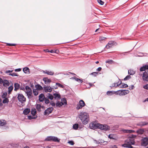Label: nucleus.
<instances>
[{"label":"nucleus","instance_id":"obj_19","mask_svg":"<svg viewBox=\"0 0 148 148\" xmlns=\"http://www.w3.org/2000/svg\"><path fill=\"white\" fill-rule=\"evenodd\" d=\"M122 131L124 133H132L134 132V131L132 130H123Z\"/></svg>","mask_w":148,"mask_h":148},{"label":"nucleus","instance_id":"obj_60","mask_svg":"<svg viewBox=\"0 0 148 148\" xmlns=\"http://www.w3.org/2000/svg\"><path fill=\"white\" fill-rule=\"evenodd\" d=\"M122 84L121 82L120 83H119V82L117 83H116V87L117 86H118L121 85Z\"/></svg>","mask_w":148,"mask_h":148},{"label":"nucleus","instance_id":"obj_8","mask_svg":"<svg viewBox=\"0 0 148 148\" xmlns=\"http://www.w3.org/2000/svg\"><path fill=\"white\" fill-rule=\"evenodd\" d=\"M52 88L50 86H47L44 87V90L46 92H51L52 90V89H56L58 88V87L56 86H52Z\"/></svg>","mask_w":148,"mask_h":148},{"label":"nucleus","instance_id":"obj_34","mask_svg":"<svg viewBox=\"0 0 148 148\" xmlns=\"http://www.w3.org/2000/svg\"><path fill=\"white\" fill-rule=\"evenodd\" d=\"M52 137L53 136H47V138L45 139V140L47 141H51Z\"/></svg>","mask_w":148,"mask_h":148},{"label":"nucleus","instance_id":"obj_25","mask_svg":"<svg viewBox=\"0 0 148 148\" xmlns=\"http://www.w3.org/2000/svg\"><path fill=\"white\" fill-rule=\"evenodd\" d=\"M72 78L74 79L76 81L79 82H80L81 83H82L83 82L82 79H79L75 77H72Z\"/></svg>","mask_w":148,"mask_h":148},{"label":"nucleus","instance_id":"obj_9","mask_svg":"<svg viewBox=\"0 0 148 148\" xmlns=\"http://www.w3.org/2000/svg\"><path fill=\"white\" fill-rule=\"evenodd\" d=\"M99 123H96L95 122L90 123L89 124V127L90 128L95 130L97 128H99Z\"/></svg>","mask_w":148,"mask_h":148},{"label":"nucleus","instance_id":"obj_63","mask_svg":"<svg viewBox=\"0 0 148 148\" xmlns=\"http://www.w3.org/2000/svg\"><path fill=\"white\" fill-rule=\"evenodd\" d=\"M127 53V52H125L123 53H120V55L121 56H123L125 55V53Z\"/></svg>","mask_w":148,"mask_h":148},{"label":"nucleus","instance_id":"obj_43","mask_svg":"<svg viewBox=\"0 0 148 148\" xmlns=\"http://www.w3.org/2000/svg\"><path fill=\"white\" fill-rule=\"evenodd\" d=\"M131 78L130 75H128L127 76L123 79L124 80L126 81L128 80Z\"/></svg>","mask_w":148,"mask_h":148},{"label":"nucleus","instance_id":"obj_39","mask_svg":"<svg viewBox=\"0 0 148 148\" xmlns=\"http://www.w3.org/2000/svg\"><path fill=\"white\" fill-rule=\"evenodd\" d=\"M33 93L34 95L37 96L38 95V92L36 89L33 90Z\"/></svg>","mask_w":148,"mask_h":148},{"label":"nucleus","instance_id":"obj_32","mask_svg":"<svg viewBox=\"0 0 148 148\" xmlns=\"http://www.w3.org/2000/svg\"><path fill=\"white\" fill-rule=\"evenodd\" d=\"M56 85H57L58 87L62 88H64V86L60 84L59 83H56V86H56Z\"/></svg>","mask_w":148,"mask_h":148},{"label":"nucleus","instance_id":"obj_29","mask_svg":"<svg viewBox=\"0 0 148 148\" xmlns=\"http://www.w3.org/2000/svg\"><path fill=\"white\" fill-rule=\"evenodd\" d=\"M114 94V91H108L107 92V94L108 95L111 96Z\"/></svg>","mask_w":148,"mask_h":148},{"label":"nucleus","instance_id":"obj_6","mask_svg":"<svg viewBox=\"0 0 148 148\" xmlns=\"http://www.w3.org/2000/svg\"><path fill=\"white\" fill-rule=\"evenodd\" d=\"M147 72L145 71L143 73V74H140V73L139 75H143L142 79L145 82L148 81V70H147Z\"/></svg>","mask_w":148,"mask_h":148},{"label":"nucleus","instance_id":"obj_37","mask_svg":"<svg viewBox=\"0 0 148 148\" xmlns=\"http://www.w3.org/2000/svg\"><path fill=\"white\" fill-rule=\"evenodd\" d=\"M36 89L38 90H41L42 89V88L41 86L39 84L37 85L36 86Z\"/></svg>","mask_w":148,"mask_h":148},{"label":"nucleus","instance_id":"obj_42","mask_svg":"<svg viewBox=\"0 0 148 148\" xmlns=\"http://www.w3.org/2000/svg\"><path fill=\"white\" fill-rule=\"evenodd\" d=\"M7 95V93L6 92H5L3 93L1 97L2 98H7L6 96Z\"/></svg>","mask_w":148,"mask_h":148},{"label":"nucleus","instance_id":"obj_50","mask_svg":"<svg viewBox=\"0 0 148 148\" xmlns=\"http://www.w3.org/2000/svg\"><path fill=\"white\" fill-rule=\"evenodd\" d=\"M61 101H62V102L64 103V104H67V101L66 99H63L61 100Z\"/></svg>","mask_w":148,"mask_h":148},{"label":"nucleus","instance_id":"obj_2","mask_svg":"<svg viewBox=\"0 0 148 148\" xmlns=\"http://www.w3.org/2000/svg\"><path fill=\"white\" fill-rule=\"evenodd\" d=\"M135 144V141L133 138L131 137H129L125 140V143L122 145V146L126 148H133L132 145Z\"/></svg>","mask_w":148,"mask_h":148},{"label":"nucleus","instance_id":"obj_15","mask_svg":"<svg viewBox=\"0 0 148 148\" xmlns=\"http://www.w3.org/2000/svg\"><path fill=\"white\" fill-rule=\"evenodd\" d=\"M20 84L18 83H15L14 84V90L15 91H17L20 88Z\"/></svg>","mask_w":148,"mask_h":148},{"label":"nucleus","instance_id":"obj_35","mask_svg":"<svg viewBox=\"0 0 148 148\" xmlns=\"http://www.w3.org/2000/svg\"><path fill=\"white\" fill-rule=\"evenodd\" d=\"M106 39V38L103 36H100L99 38V40L100 42H102V41H105Z\"/></svg>","mask_w":148,"mask_h":148},{"label":"nucleus","instance_id":"obj_7","mask_svg":"<svg viewBox=\"0 0 148 148\" xmlns=\"http://www.w3.org/2000/svg\"><path fill=\"white\" fill-rule=\"evenodd\" d=\"M17 98L18 101L22 103H23L26 101V98L21 94H18Z\"/></svg>","mask_w":148,"mask_h":148},{"label":"nucleus","instance_id":"obj_58","mask_svg":"<svg viewBox=\"0 0 148 148\" xmlns=\"http://www.w3.org/2000/svg\"><path fill=\"white\" fill-rule=\"evenodd\" d=\"M113 137V135L111 134H110L108 136V137L110 139H114Z\"/></svg>","mask_w":148,"mask_h":148},{"label":"nucleus","instance_id":"obj_24","mask_svg":"<svg viewBox=\"0 0 148 148\" xmlns=\"http://www.w3.org/2000/svg\"><path fill=\"white\" fill-rule=\"evenodd\" d=\"M64 105V103L58 101L56 103V107H60Z\"/></svg>","mask_w":148,"mask_h":148},{"label":"nucleus","instance_id":"obj_45","mask_svg":"<svg viewBox=\"0 0 148 148\" xmlns=\"http://www.w3.org/2000/svg\"><path fill=\"white\" fill-rule=\"evenodd\" d=\"M113 61L112 60H108L106 61V63H108L109 64H112L113 62Z\"/></svg>","mask_w":148,"mask_h":148},{"label":"nucleus","instance_id":"obj_16","mask_svg":"<svg viewBox=\"0 0 148 148\" xmlns=\"http://www.w3.org/2000/svg\"><path fill=\"white\" fill-rule=\"evenodd\" d=\"M45 98L44 95L43 93L41 94L39 96V99L40 101H43Z\"/></svg>","mask_w":148,"mask_h":148},{"label":"nucleus","instance_id":"obj_46","mask_svg":"<svg viewBox=\"0 0 148 148\" xmlns=\"http://www.w3.org/2000/svg\"><path fill=\"white\" fill-rule=\"evenodd\" d=\"M6 124V123L4 121H0V126H3L5 125Z\"/></svg>","mask_w":148,"mask_h":148},{"label":"nucleus","instance_id":"obj_1","mask_svg":"<svg viewBox=\"0 0 148 148\" xmlns=\"http://www.w3.org/2000/svg\"><path fill=\"white\" fill-rule=\"evenodd\" d=\"M79 118L84 125L87 124L89 121V115L85 112H80L79 115Z\"/></svg>","mask_w":148,"mask_h":148},{"label":"nucleus","instance_id":"obj_14","mask_svg":"<svg viewBox=\"0 0 148 148\" xmlns=\"http://www.w3.org/2000/svg\"><path fill=\"white\" fill-rule=\"evenodd\" d=\"M113 46V44L112 41H109L108 44L106 46V48L107 49H109L110 47H112Z\"/></svg>","mask_w":148,"mask_h":148},{"label":"nucleus","instance_id":"obj_18","mask_svg":"<svg viewBox=\"0 0 148 148\" xmlns=\"http://www.w3.org/2000/svg\"><path fill=\"white\" fill-rule=\"evenodd\" d=\"M51 141L54 142H59L60 141V139H58L56 137L53 136Z\"/></svg>","mask_w":148,"mask_h":148},{"label":"nucleus","instance_id":"obj_17","mask_svg":"<svg viewBox=\"0 0 148 148\" xmlns=\"http://www.w3.org/2000/svg\"><path fill=\"white\" fill-rule=\"evenodd\" d=\"M42 71L45 74H47L48 75H53L54 74V73L53 71H47V70H43Z\"/></svg>","mask_w":148,"mask_h":148},{"label":"nucleus","instance_id":"obj_56","mask_svg":"<svg viewBox=\"0 0 148 148\" xmlns=\"http://www.w3.org/2000/svg\"><path fill=\"white\" fill-rule=\"evenodd\" d=\"M50 104L52 106H55V103L53 101H51L50 103Z\"/></svg>","mask_w":148,"mask_h":148},{"label":"nucleus","instance_id":"obj_3","mask_svg":"<svg viewBox=\"0 0 148 148\" xmlns=\"http://www.w3.org/2000/svg\"><path fill=\"white\" fill-rule=\"evenodd\" d=\"M26 91L25 92L27 94L28 98L29 99H31L33 97L32 90L28 86H26L25 87Z\"/></svg>","mask_w":148,"mask_h":148},{"label":"nucleus","instance_id":"obj_47","mask_svg":"<svg viewBox=\"0 0 148 148\" xmlns=\"http://www.w3.org/2000/svg\"><path fill=\"white\" fill-rule=\"evenodd\" d=\"M98 74V73L96 72H93L92 73H91L90 74V75H92L93 76H96Z\"/></svg>","mask_w":148,"mask_h":148},{"label":"nucleus","instance_id":"obj_22","mask_svg":"<svg viewBox=\"0 0 148 148\" xmlns=\"http://www.w3.org/2000/svg\"><path fill=\"white\" fill-rule=\"evenodd\" d=\"M30 112V109L29 108H26L23 111V113L25 115L27 114Z\"/></svg>","mask_w":148,"mask_h":148},{"label":"nucleus","instance_id":"obj_33","mask_svg":"<svg viewBox=\"0 0 148 148\" xmlns=\"http://www.w3.org/2000/svg\"><path fill=\"white\" fill-rule=\"evenodd\" d=\"M47 96L51 100H52L54 98L53 96L50 93H48Z\"/></svg>","mask_w":148,"mask_h":148},{"label":"nucleus","instance_id":"obj_57","mask_svg":"<svg viewBox=\"0 0 148 148\" xmlns=\"http://www.w3.org/2000/svg\"><path fill=\"white\" fill-rule=\"evenodd\" d=\"M16 45L15 44L7 43V45L9 46H15Z\"/></svg>","mask_w":148,"mask_h":148},{"label":"nucleus","instance_id":"obj_5","mask_svg":"<svg viewBox=\"0 0 148 148\" xmlns=\"http://www.w3.org/2000/svg\"><path fill=\"white\" fill-rule=\"evenodd\" d=\"M140 142L141 146H147L148 145V138L147 137L142 138Z\"/></svg>","mask_w":148,"mask_h":148},{"label":"nucleus","instance_id":"obj_30","mask_svg":"<svg viewBox=\"0 0 148 148\" xmlns=\"http://www.w3.org/2000/svg\"><path fill=\"white\" fill-rule=\"evenodd\" d=\"M135 73V72L133 70H130L128 71V73L130 75H133Z\"/></svg>","mask_w":148,"mask_h":148},{"label":"nucleus","instance_id":"obj_44","mask_svg":"<svg viewBox=\"0 0 148 148\" xmlns=\"http://www.w3.org/2000/svg\"><path fill=\"white\" fill-rule=\"evenodd\" d=\"M45 102L47 104H48L49 103V101L48 99V98H47V97H45L44 99Z\"/></svg>","mask_w":148,"mask_h":148},{"label":"nucleus","instance_id":"obj_62","mask_svg":"<svg viewBox=\"0 0 148 148\" xmlns=\"http://www.w3.org/2000/svg\"><path fill=\"white\" fill-rule=\"evenodd\" d=\"M21 68H18V69H15V71H16V72H19V71H21Z\"/></svg>","mask_w":148,"mask_h":148},{"label":"nucleus","instance_id":"obj_38","mask_svg":"<svg viewBox=\"0 0 148 148\" xmlns=\"http://www.w3.org/2000/svg\"><path fill=\"white\" fill-rule=\"evenodd\" d=\"M73 128L75 130H77L78 127V124H75L73 125Z\"/></svg>","mask_w":148,"mask_h":148},{"label":"nucleus","instance_id":"obj_51","mask_svg":"<svg viewBox=\"0 0 148 148\" xmlns=\"http://www.w3.org/2000/svg\"><path fill=\"white\" fill-rule=\"evenodd\" d=\"M68 143H69L71 145H74V142L72 140L69 141V142H68Z\"/></svg>","mask_w":148,"mask_h":148},{"label":"nucleus","instance_id":"obj_55","mask_svg":"<svg viewBox=\"0 0 148 148\" xmlns=\"http://www.w3.org/2000/svg\"><path fill=\"white\" fill-rule=\"evenodd\" d=\"M116 83H113L112 84V85L110 86V87L112 88V87H116Z\"/></svg>","mask_w":148,"mask_h":148},{"label":"nucleus","instance_id":"obj_21","mask_svg":"<svg viewBox=\"0 0 148 148\" xmlns=\"http://www.w3.org/2000/svg\"><path fill=\"white\" fill-rule=\"evenodd\" d=\"M53 95L55 99H60V95L59 94L56 93H54Z\"/></svg>","mask_w":148,"mask_h":148},{"label":"nucleus","instance_id":"obj_10","mask_svg":"<svg viewBox=\"0 0 148 148\" xmlns=\"http://www.w3.org/2000/svg\"><path fill=\"white\" fill-rule=\"evenodd\" d=\"M99 125V129L101 130L105 131H107L109 130L110 129V127L107 125H103L100 124V125Z\"/></svg>","mask_w":148,"mask_h":148},{"label":"nucleus","instance_id":"obj_26","mask_svg":"<svg viewBox=\"0 0 148 148\" xmlns=\"http://www.w3.org/2000/svg\"><path fill=\"white\" fill-rule=\"evenodd\" d=\"M144 132V131L143 129H139L137 130V132L139 134H142Z\"/></svg>","mask_w":148,"mask_h":148},{"label":"nucleus","instance_id":"obj_28","mask_svg":"<svg viewBox=\"0 0 148 148\" xmlns=\"http://www.w3.org/2000/svg\"><path fill=\"white\" fill-rule=\"evenodd\" d=\"M148 123L147 122L145 121L141 122L140 123L139 125L141 126H144L145 125H147Z\"/></svg>","mask_w":148,"mask_h":148},{"label":"nucleus","instance_id":"obj_53","mask_svg":"<svg viewBox=\"0 0 148 148\" xmlns=\"http://www.w3.org/2000/svg\"><path fill=\"white\" fill-rule=\"evenodd\" d=\"M94 142L97 145H98L100 143V142L99 141H97L96 140L94 139Z\"/></svg>","mask_w":148,"mask_h":148},{"label":"nucleus","instance_id":"obj_52","mask_svg":"<svg viewBox=\"0 0 148 148\" xmlns=\"http://www.w3.org/2000/svg\"><path fill=\"white\" fill-rule=\"evenodd\" d=\"M134 88V86L133 85H132L129 87V89L130 90L133 89Z\"/></svg>","mask_w":148,"mask_h":148},{"label":"nucleus","instance_id":"obj_54","mask_svg":"<svg viewBox=\"0 0 148 148\" xmlns=\"http://www.w3.org/2000/svg\"><path fill=\"white\" fill-rule=\"evenodd\" d=\"M20 89L21 90H23L25 92V91H26L25 88H24L23 87H20Z\"/></svg>","mask_w":148,"mask_h":148},{"label":"nucleus","instance_id":"obj_13","mask_svg":"<svg viewBox=\"0 0 148 148\" xmlns=\"http://www.w3.org/2000/svg\"><path fill=\"white\" fill-rule=\"evenodd\" d=\"M43 80L45 82V83L46 84H47L51 82V80L48 79L47 77L43 78Z\"/></svg>","mask_w":148,"mask_h":148},{"label":"nucleus","instance_id":"obj_41","mask_svg":"<svg viewBox=\"0 0 148 148\" xmlns=\"http://www.w3.org/2000/svg\"><path fill=\"white\" fill-rule=\"evenodd\" d=\"M4 99L3 101V103H8L9 102L8 99L7 98H4Z\"/></svg>","mask_w":148,"mask_h":148},{"label":"nucleus","instance_id":"obj_61","mask_svg":"<svg viewBox=\"0 0 148 148\" xmlns=\"http://www.w3.org/2000/svg\"><path fill=\"white\" fill-rule=\"evenodd\" d=\"M13 71V70H11V71H10V70H7L6 71H5V73H11V72H12Z\"/></svg>","mask_w":148,"mask_h":148},{"label":"nucleus","instance_id":"obj_11","mask_svg":"<svg viewBox=\"0 0 148 148\" xmlns=\"http://www.w3.org/2000/svg\"><path fill=\"white\" fill-rule=\"evenodd\" d=\"M53 108L52 107H49L44 112V115H48L52 112Z\"/></svg>","mask_w":148,"mask_h":148},{"label":"nucleus","instance_id":"obj_27","mask_svg":"<svg viewBox=\"0 0 148 148\" xmlns=\"http://www.w3.org/2000/svg\"><path fill=\"white\" fill-rule=\"evenodd\" d=\"M41 106L40 104H37L36 106V108L38 112H40L41 111Z\"/></svg>","mask_w":148,"mask_h":148},{"label":"nucleus","instance_id":"obj_64","mask_svg":"<svg viewBox=\"0 0 148 148\" xmlns=\"http://www.w3.org/2000/svg\"><path fill=\"white\" fill-rule=\"evenodd\" d=\"M101 69L102 68L101 67H99L96 70L98 71H100L101 70Z\"/></svg>","mask_w":148,"mask_h":148},{"label":"nucleus","instance_id":"obj_59","mask_svg":"<svg viewBox=\"0 0 148 148\" xmlns=\"http://www.w3.org/2000/svg\"><path fill=\"white\" fill-rule=\"evenodd\" d=\"M143 88L146 89L148 90V84L146 85L145 86H143Z\"/></svg>","mask_w":148,"mask_h":148},{"label":"nucleus","instance_id":"obj_36","mask_svg":"<svg viewBox=\"0 0 148 148\" xmlns=\"http://www.w3.org/2000/svg\"><path fill=\"white\" fill-rule=\"evenodd\" d=\"M121 84H122V85L120 87V88H126L128 86L126 84H124V83H122Z\"/></svg>","mask_w":148,"mask_h":148},{"label":"nucleus","instance_id":"obj_48","mask_svg":"<svg viewBox=\"0 0 148 148\" xmlns=\"http://www.w3.org/2000/svg\"><path fill=\"white\" fill-rule=\"evenodd\" d=\"M9 75L12 76H18V75L17 73H10L9 74Z\"/></svg>","mask_w":148,"mask_h":148},{"label":"nucleus","instance_id":"obj_20","mask_svg":"<svg viewBox=\"0 0 148 148\" xmlns=\"http://www.w3.org/2000/svg\"><path fill=\"white\" fill-rule=\"evenodd\" d=\"M2 83H3V85L4 86H8L9 85V83L8 81L7 80H4Z\"/></svg>","mask_w":148,"mask_h":148},{"label":"nucleus","instance_id":"obj_40","mask_svg":"<svg viewBox=\"0 0 148 148\" xmlns=\"http://www.w3.org/2000/svg\"><path fill=\"white\" fill-rule=\"evenodd\" d=\"M36 113V110L35 109H32L31 111V114H32L34 116L35 115Z\"/></svg>","mask_w":148,"mask_h":148},{"label":"nucleus","instance_id":"obj_4","mask_svg":"<svg viewBox=\"0 0 148 148\" xmlns=\"http://www.w3.org/2000/svg\"><path fill=\"white\" fill-rule=\"evenodd\" d=\"M86 105L84 102L82 100H80L77 104L76 109L77 110H79L82 109L83 107Z\"/></svg>","mask_w":148,"mask_h":148},{"label":"nucleus","instance_id":"obj_49","mask_svg":"<svg viewBox=\"0 0 148 148\" xmlns=\"http://www.w3.org/2000/svg\"><path fill=\"white\" fill-rule=\"evenodd\" d=\"M98 2L101 5H103L104 2L101 0H97Z\"/></svg>","mask_w":148,"mask_h":148},{"label":"nucleus","instance_id":"obj_12","mask_svg":"<svg viewBox=\"0 0 148 148\" xmlns=\"http://www.w3.org/2000/svg\"><path fill=\"white\" fill-rule=\"evenodd\" d=\"M130 91L128 90H121L120 92H119V94L120 95H124L128 94Z\"/></svg>","mask_w":148,"mask_h":148},{"label":"nucleus","instance_id":"obj_31","mask_svg":"<svg viewBox=\"0 0 148 148\" xmlns=\"http://www.w3.org/2000/svg\"><path fill=\"white\" fill-rule=\"evenodd\" d=\"M13 89V87L12 85L10 86L8 88V93L10 94L11 92L12 91Z\"/></svg>","mask_w":148,"mask_h":148},{"label":"nucleus","instance_id":"obj_23","mask_svg":"<svg viewBox=\"0 0 148 148\" xmlns=\"http://www.w3.org/2000/svg\"><path fill=\"white\" fill-rule=\"evenodd\" d=\"M23 71L25 73H29V69L28 67H25L23 68Z\"/></svg>","mask_w":148,"mask_h":148}]
</instances>
